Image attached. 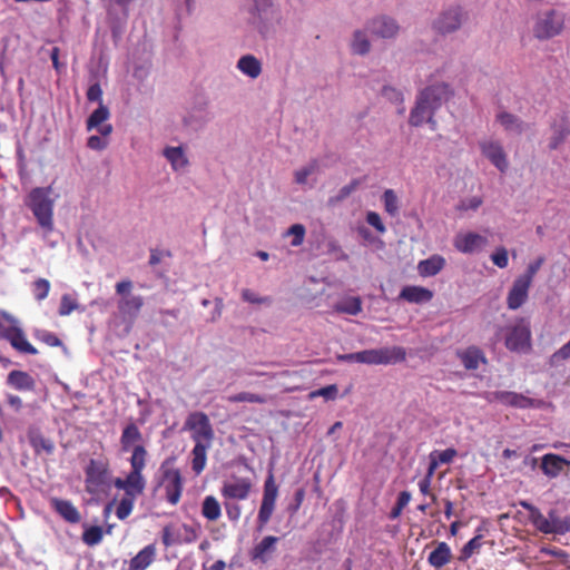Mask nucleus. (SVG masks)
<instances>
[{
	"instance_id": "nucleus-62",
	"label": "nucleus",
	"mask_w": 570,
	"mask_h": 570,
	"mask_svg": "<svg viewBox=\"0 0 570 570\" xmlns=\"http://www.w3.org/2000/svg\"><path fill=\"white\" fill-rule=\"evenodd\" d=\"M271 6V0H254V12L257 13V17L263 20Z\"/></svg>"
},
{
	"instance_id": "nucleus-45",
	"label": "nucleus",
	"mask_w": 570,
	"mask_h": 570,
	"mask_svg": "<svg viewBox=\"0 0 570 570\" xmlns=\"http://www.w3.org/2000/svg\"><path fill=\"white\" fill-rule=\"evenodd\" d=\"M227 401L230 403L248 402L264 404L266 402V397L250 392H240L228 396Z\"/></svg>"
},
{
	"instance_id": "nucleus-53",
	"label": "nucleus",
	"mask_w": 570,
	"mask_h": 570,
	"mask_svg": "<svg viewBox=\"0 0 570 570\" xmlns=\"http://www.w3.org/2000/svg\"><path fill=\"white\" fill-rule=\"evenodd\" d=\"M410 501H411V493L409 491L400 492L396 503L390 512V518L391 519L399 518L401 515L403 509L409 504Z\"/></svg>"
},
{
	"instance_id": "nucleus-17",
	"label": "nucleus",
	"mask_w": 570,
	"mask_h": 570,
	"mask_svg": "<svg viewBox=\"0 0 570 570\" xmlns=\"http://www.w3.org/2000/svg\"><path fill=\"white\" fill-rule=\"evenodd\" d=\"M531 284L517 277L507 296V305L510 309H518L521 307L529 296Z\"/></svg>"
},
{
	"instance_id": "nucleus-31",
	"label": "nucleus",
	"mask_w": 570,
	"mask_h": 570,
	"mask_svg": "<svg viewBox=\"0 0 570 570\" xmlns=\"http://www.w3.org/2000/svg\"><path fill=\"white\" fill-rule=\"evenodd\" d=\"M379 365L402 363L406 360V350L402 346L377 348Z\"/></svg>"
},
{
	"instance_id": "nucleus-40",
	"label": "nucleus",
	"mask_w": 570,
	"mask_h": 570,
	"mask_svg": "<svg viewBox=\"0 0 570 570\" xmlns=\"http://www.w3.org/2000/svg\"><path fill=\"white\" fill-rule=\"evenodd\" d=\"M334 309L343 314L357 315L362 312V301L360 297H350L337 303Z\"/></svg>"
},
{
	"instance_id": "nucleus-11",
	"label": "nucleus",
	"mask_w": 570,
	"mask_h": 570,
	"mask_svg": "<svg viewBox=\"0 0 570 570\" xmlns=\"http://www.w3.org/2000/svg\"><path fill=\"white\" fill-rule=\"evenodd\" d=\"M278 497V487L275 483L273 472H269L264 483L263 499L257 515L259 529L265 527L271 520Z\"/></svg>"
},
{
	"instance_id": "nucleus-56",
	"label": "nucleus",
	"mask_w": 570,
	"mask_h": 570,
	"mask_svg": "<svg viewBox=\"0 0 570 570\" xmlns=\"http://www.w3.org/2000/svg\"><path fill=\"white\" fill-rule=\"evenodd\" d=\"M305 233H306L305 227L302 224H294L288 228L286 234L293 235L291 245L294 247H297L303 244Z\"/></svg>"
},
{
	"instance_id": "nucleus-19",
	"label": "nucleus",
	"mask_w": 570,
	"mask_h": 570,
	"mask_svg": "<svg viewBox=\"0 0 570 570\" xmlns=\"http://www.w3.org/2000/svg\"><path fill=\"white\" fill-rule=\"evenodd\" d=\"M520 505L528 511L529 521L537 531L543 534H553L548 515H544L539 508L527 501H521Z\"/></svg>"
},
{
	"instance_id": "nucleus-44",
	"label": "nucleus",
	"mask_w": 570,
	"mask_h": 570,
	"mask_svg": "<svg viewBox=\"0 0 570 570\" xmlns=\"http://www.w3.org/2000/svg\"><path fill=\"white\" fill-rule=\"evenodd\" d=\"M385 212L392 217L399 214V198L393 189H386L383 194Z\"/></svg>"
},
{
	"instance_id": "nucleus-38",
	"label": "nucleus",
	"mask_w": 570,
	"mask_h": 570,
	"mask_svg": "<svg viewBox=\"0 0 570 570\" xmlns=\"http://www.w3.org/2000/svg\"><path fill=\"white\" fill-rule=\"evenodd\" d=\"M547 515L553 529V534L561 535L570 532V517L561 518L554 509H551Z\"/></svg>"
},
{
	"instance_id": "nucleus-30",
	"label": "nucleus",
	"mask_w": 570,
	"mask_h": 570,
	"mask_svg": "<svg viewBox=\"0 0 570 570\" xmlns=\"http://www.w3.org/2000/svg\"><path fill=\"white\" fill-rule=\"evenodd\" d=\"M452 560V551L446 542H438L435 549L430 552L428 562L435 569H441Z\"/></svg>"
},
{
	"instance_id": "nucleus-50",
	"label": "nucleus",
	"mask_w": 570,
	"mask_h": 570,
	"mask_svg": "<svg viewBox=\"0 0 570 570\" xmlns=\"http://www.w3.org/2000/svg\"><path fill=\"white\" fill-rule=\"evenodd\" d=\"M317 168H318L317 160H315V159L312 160L306 166H304L295 171V174H294L295 181L299 185L306 184L308 176L314 174L317 170Z\"/></svg>"
},
{
	"instance_id": "nucleus-58",
	"label": "nucleus",
	"mask_w": 570,
	"mask_h": 570,
	"mask_svg": "<svg viewBox=\"0 0 570 570\" xmlns=\"http://www.w3.org/2000/svg\"><path fill=\"white\" fill-rule=\"evenodd\" d=\"M377 348L360 351V363L379 365Z\"/></svg>"
},
{
	"instance_id": "nucleus-9",
	"label": "nucleus",
	"mask_w": 570,
	"mask_h": 570,
	"mask_svg": "<svg viewBox=\"0 0 570 570\" xmlns=\"http://www.w3.org/2000/svg\"><path fill=\"white\" fill-rule=\"evenodd\" d=\"M185 430L191 432V439L196 443H213L214 430L210 424L209 417L204 412H191L185 421Z\"/></svg>"
},
{
	"instance_id": "nucleus-41",
	"label": "nucleus",
	"mask_w": 570,
	"mask_h": 570,
	"mask_svg": "<svg viewBox=\"0 0 570 570\" xmlns=\"http://www.w3.org/2000/svg\"><path fill=\"white\" fill-rule=\"evenodd\" d=\"M483 535L476 534L471 540H469L461 549L459 560L461 562H465L468 559H470L474 553L479 552L483 544Z\"/></svg>"
},
{
	"instance_id": "nucleus-3",
	"label": "nucleus",
	"mask_w": 570,
	"mask_h": 570,
	"mask_svg": "<svg viewBox=\"0 0 570 570\" xmlns=\"http://www.w3.org/2000/svg\"><path fill=\"white\" fill-rule=\"evenodd\" d=\"M504 334V345L510 352L528 353L531 351V328L528 320L520 317L504 328H500Z\"/></svg>"
},
{
	"instance_id": "nucleus-42",
	"label": "nucleus",
	"mask_w": 570,
	"mask_h": 570,
	"mask_svg": "<svg viewBox=\"0 0 570 570\" xmlns=\"http://www.w3.org/2000/svg\"><path fill=\"white\" fill-rule=\"evenodd\" d=\"M82 541L89 546L94 547L99 544L102 541L104 538V531L102 528L99 525H91L85 529L82 532Z\"/></svg>"
},
{
	"instance_id": "nucleus-28",
	"label": "nucleus",
	"mask_w": 570,
	"mask_h": 570,
	"mask_svg": "<svg viewBox=\"0 0 570 570\" xmlns=\"http://www.w3.org/2000/svg\"><path fill=\"white\" fill-rule=\"evenodd\" d=\"M568 464H570L568 460L553 453L543 455L541 460V469L549 478H557L563 470L564 465Z\"/></svg>"
},
{
	"instance_id": "nucleus-54",
	"label": "nucleus",
	"mask_w": 570,
	"mask_h": 570,
	"mask_svg": "<svg viewBox=\"0 0 570 570\" xmlns=\"http://www.w3.org/2000/svg\"><path fill=\"white\" fill-rule=\"evenodd\" d=\"M76 309H78V303L76 299L72 298L69 294H63L61 296L60 306L58 309L59 315L67 316Z\"/></svg>"
},
{
	"instance_id": "nucleus-64",
	"label": "nucleus",
	"mask_w": 570,
	"mask_h": 570,
	"mask_svg": "<svg viewBox=\"0 0 570 570\" xmlns=\"http://www.w3.org/2000/svg\"><path fill=\"white\" fill-rule=\"evenodd\" d=\"M570 358V338L563 346H561L557 352L553 353V361H561Z\"/></svg>"
},
{
	"instance_id": "nucleus-23",
	"label": "nucleus",
	"mask_w": 570,
	"mask_h": 570,
	"mask_svg": "<svg viewBox=\"0 0 570 570\" xmlns=\"http://www.w3.org/2000/svg\"><path fill=\"white\" fill-rule=\"evenodd\" d=\"M28 440L37 455H40L41 453L47 455L53 454L56 448L55 442L51 439L46 438L38 429H29Z\"/></svg>"
},
{
	"instance_id": "nucleus-34",
	"label": "nucleus",
	"mask_w": 570,
	"mask_h": 570,
	"mask_svg": "<svg viewBox=\"0 0 570 570\" xmlns=\"http://www.w3.org/2000/svg\"><path fill=\"white\" fill-rule=\"evenodd\" d=\"M278 541L277 537L274 535H267L258 544H256L252 552V559L253 560H259L262 562L267 561V554L273 552L275 549V544Z\"/></svg>"
},
{
	"instance_id": "nucleus-10",
	"label": "nucleus",
	"mask_w": 570,
	"mask_h": 570,
	"mask_svg": "<svg viewBox=\"0 0 570 570\" xmlns=\"http://www.w3.org/2000/svg\"><path fill=\"white\" fill-rule=\"evenodd\" d=\"M466 20V13L460 6H452L443 10L433 22V29L440 35L455 32Z\"/></svg>"
},
{
	"instance_id": "nucleus-22",
	"label": "nucleus",
	"mask_w": 570,
	"mask_h": 570,
	"mask_svg": "<svg viewBox=\"0 0 570 570\" xmlns=\"http://www.w3.org/2000/svg\"><path fill=\"white\" fill-rule=\"evenodd\" d=\"M142 434L135 422H129L122 429L120 435V446L122 452H128L137 445H142Z\"/></svg>"
},
{
	"instance_id": "nucleus-36",
	"label": "nucleus",
	"mask_w": 570,
	"mask_h": 570,
	"mask_svg": "<svg viewBox=\"0 0 570 570\" xmlns=\"http://www.w3.org/2000/svg\"><path fill=\"white\" fill-rule=\"evenodd\" d=\"M164 156L176 171L185 169L189 164L181 147H167L164 150Z\"/></svg>"
},
{
	"instance_id": "nucleus-2",
	"label": "nucleus",
	"mask_w": 570,
	"mask_h": 570,
	"mask_svg": "<svg viewBox=\"0 0 570 570\" xmlns=\"http://www.w3.org/2000/svg\"><path fill=\"white\" fill-rule=\"evenodd\" d=\"M51 186L36 187L27 196L26 205L30 208L39 226L46 232L53 229V199Z\"/></svg>"
},
{
	"instance_id": "nucleus-7",
	"label": "nucleus",
	"mask_w": 570,
	"mask_h": 570,
	"mask_svg": "<svg viewBox=\"0 0 570 570\" xmlns=\"http://www.w3.org/2000/svg\"><path fill=\"white\" fill-rule=\"evenodd\" d=\"M116 293L122 297L118 301V311L122 318L135 320L141 307L144 298L140 295H130L132 282L129 279L118 282L116 284Z\"/></svg>"
},
{
	"instance_id": "nucleus-60",
	"label": "nucleus",
	"mask_w": 570,
	"mask_h": 570,
	"mask_svg": "<svg viewBox=\"0 0 570 570\" xmlns=\"http://www.w3.org/2000/svg\"><path fill=\"white\" fill-rule=\"evenodd\" d=\"M366 222L368 225L374 227L379 233L385 232V226L382 223L380 215L376 212H368L366 214Z\"/></svg>"
},
{
	"instance_id": "nucleus-48",
	"label": "nucleus",
	"mask_w": 570,
	"mask_h": 570,
	"mask_svg": "<svg viewBox=\"0 0 570 570\" xmlns=\"http://www.w3.org/2000/svg\"><path fill=\"white\" fill-rule=\"evenodd\" d=\"M135 500L136 498L132 497H122L116 509V515L119 520H125L130 515L134 509Z\"/></svg>"
},
{
	"instance_id": "nucleus-16",
	"label": "nucleus",
	"mask_w": 570,
	"mask_h": 570,
	"mask_svg": "<svg viewBox=\"0 0 570 570\" xmlns=\"http://www.w3.org/2000/svg\"><path fill=\"white\" fill-rule=\"evenodd\" d=\"M488 245V238L478 233L459 234L454 238V247L464 254H471L481 250Z\"/></svg>"
},
{
	"instance_id": "nucleus-52",
	"label": "nucleus",
	"mask_w": 570,
	"mask_h": 570,
	"mask_svg": "<svg viewBox=\"0 0 570 570\" xmlns=\"http://www.w3.org/2000/svg\"><path fill=\"white\" fill-rule=\"evenodd\" d=\"M543 263H544V257L543 256L538 257L537 259L531 262L527 266L525 272L522 275L518 276V277L523 279V281H525L529 284H532V281H533L535 274L539 272V269L541 268Z\"/></svg>"
},
{
	"instance_id": "nucleus-37",
	"label": "nucleus",
	"mask_w": 570,
	"mask_h": 570,
	"mask_svg": "<svg viewBox=\"0 0 570 570\" xmlns=\"http://www.w3.org/2000/svg\"><path fill=\"white\" fill-rule=\"evenodd\" d=\"M202 515L208 521H217L222 515L220 503L214 495H207L202 503Z\"/></svg>"
},
{
	"instance_id": "nucleus-33",
	"label": "nucleus",
	"mask_w": 570,
	"mask_h": 570,
	"mask_svg": "<svg viewBox=\"0 0 570 570\" xmlns=\"http://www.w3.org/2000/svg\"><path fill=\"white\" fill-rule=\"evenodd\" d=\"M212 446V444H208V442L205 443H196L194 445V449L191 451V470L196 475H199L207 462V451Z\"/></svg>"
},
{
	"instance_id": "nucleus-46",
	"label": "nucleus",
	"mask_w": 570,
	"mask_h": 570,
	"mask_svg": "<svg viewBox=\"0 0 570 570\" xmlns=\"http://www.w3.org/2000/svg\"><path fill=\"white\" fill-rule=\"evenodd\" d=\"M370 41L366 38V35L363 31H355L354 39L352 42V50L358 55H365L370 51Z\"/></svg>"
},
{
	"instance_id": "nucleus-20",
	"label": "nucleus",
	"mask_w": 570,
	"mask_h": 570,
	"mask_svg": "<svg viewBox=\"0 0 570 570\" xmlns=\"http://www.w3.org/2000/svg\"><path fill=\"white\" fill-rule=\"evenodd\" d=\"M110 116L109 109L104 104H99V107L89 116L86 122L87 130L98 128L101 136H109L112 131L110 124L102 125Z\"/></svg>"
},
{
	"instance_id": "nucleus-21",
	"label": "nucleus",
	"mask_w": 570,
	"mask_h": 570,
	"mask_svg": "<svg viewBox=\"0 0 570 570\" xmlns=\"http://www.w3.org/2000/svg\"><path fill=\"white\" fill-rule=\"evenodd\" d=\"M7 384L20 392H32L36 389V380L24 371L13 370L7 376Z\"/></svg>"
},
{
	"instance_id": "nucleus-47",
	"label": "nucleus",
	"mask_w": 570,
	"mask_h": 570,
	"mask_svg": "<svg viewBox=\"0 0 570 570\" xmlns=\"http://www.w3.org/2000/svg\"><path fill=\"white\" fill-rule=\"evenodd\" d=\"M360 184H361V180H360V179H357V178H355V179L351 180V183H350V184H347V185L343 186V187L340 189V191H338V194H337L336 196L331 197V198L328 199V204H330V205H336L337 203H340V202L344 200V199H345V198H347V197H348L353 191H355V190L358 188Z\"/></svg>"
},
{
	"instance_id": "nucleus-57",
	"label": "nucleus",
	"mask_w": 570,
	"mask_h": 570,
	"mask_svg": "<svg viewBox=\"0 0 570 570\" xmlns=\"http://www.w3.org/2000/svg\"><path fill=\"white\" fill-rule=\"evenodd\" d=\"M491 261L499 268H505L509 264L508 250L504 247H499L491 255Z\"/></svg>"
},
{
	"instance_id": "nucleus-49",
	"label": "nucleus",
	"mask_w": 570,
	"mask_h": 570,
	"mask_svg": "<svg viewBox=\"0 0 570 570\" xmlns=\"http://www.w3.org/2000/svg\"><path fill=\"white\" fill-rule=\"evenodd\" d=\"M50 282L46 278H38L32 283V293L37 301L47 298L50 292Z\"/></svg>"
},
{
	"instance_id": "nucleus-26",
	"label": "nucleus",
	"mask_w": 570,
	"mask_h": 570,
	"mask_svg": "<svg viewBox=\"0 0 570 570\" xmlns=\"http://www.w3.org/2000/svg\"><path fill=\"white\" fill-rule=\"evenodd\" d=\"M370 31L381 38H392L399 31L396 22L387 17H380L368 23Z\"/></svg>"
},
{
	"instance_id": "nucleus-13",
	"label": "nucleus",
	"mask_w": 570,
	"mask_h": 570,
	"mask_svg": "<svg viewBox=\"0 0 570 570\" xmlns=\"http://www.w3.org/2000/svg\"><path fill=\"white\" fill-rule=\"evenodd\" d=\"M252 488L249 478L233 476L230 481L224 482L220 492L225 499L243 501L249 497Z\"/></svg>"
},
{
	"instance_id": "nucleus-59",
	"label": "nucleus",
	"mask_w": 570,
	"mask_h": 570,
	"mask_svg": "<svg viewBox=\"0 0 570 570\" xmlns=\"http://www.w3.org/2000/svg\"><path fill=\"white\" fill-rule=\"evenodd\" d=\"M382 95H383V97H385L386 99H389L392 102L400 104V105L403 104V95L396 88L385 86L382 89Z\"/></svg>"
},
{
	"instance_id": "nucleus-24",
	"label": "nucleus",
	"mask_w": 570,
	"mask_h": 570,
	"mask_svg": "<svg viewBox=\"0 0 570 570\" xmlns=\"http://www.w3.org/2000/svg\"><path fill=\"white\" fill-rule=\"evenodd\" d=\"M456 355L466 370H476L480 364H487L483 351L476 346H469L465 350L458 351Z\"/></svg>"
},
{
	"instance_id": "nucleus-27",
	"label": "nucleus",
	"mask_w": 570,
	"mask_h": 570,
	"mask_svg": "<svg viewBox=\"0 0 570 570\" xmlns=\"http://www.w3.org/2000/svg\"><path fill=\"white\" fill-rule=\"evenodd\" d=\"M156 556L157 549L155 543L146 546L130 559L128 570H146L155 561Z\"/></svg>"
},
{
	"instance_id": "nucleus-18",
	"label": "nucleus",
	"mask_w": 570,
	"mask_h": 570,
	"mask_svg": "<svg viewBox=\"0 0 570 570\" xmlns=\"http://www.w3.org/2000/svg\"><path fill=\"white\" fill-rule=\"evenodd\" d=\"M50 507L68 523L76 524L81 520L79 510L69 500L51 498Z\"/></svg>"
},
{
	"instance_id": "nucleus-12",
	"label": "nucleus",
	"mask_w": 570,
	"mask_h": 570,
	"mask_svg": "<svg viewBox=\"0 0 570 570\" xmlns=\"http://www.w3.org/2000/svg\"><path fill=\"white\" fill-rule=\"evenodd\" d=\"M0 337L8 341L19 353L36 355L38 350L27 340L24 332L17 326H4Z\"/></svg>"
},
{
	"instance_id": "nucleus-6",
	"label": "nucleus",
	"mask_w": 570,
	"mask_h": 570,
	"mask_svg": "<svg viewBox=\"0 0 570 570\" xmlns=\"http://www.w3.org/2000/svg\"><path fill=\"white\" fill-rule=\"evenodd\" d=\"M160 472L159 484L165 491L166 501L171 505L178 504L184 491V479L180 470L166 461L161 464Z\"/></svg>"
},
{
	"instance_id": "nucleus-35",
	"label": "nucleus",
	"mask_w": 570,
	"mask_h": 570,
	"mask_svg": "<svg viewBox=\"0 0 570 570\" xmlns=\"http://www.w3.org/2000/svg\"><path fill=\"white\" fill-rule=\"evenodd\" d=\"M237 68L246 76L255 79L262 73V63L253 55L243 56L237 61Z\"/></svg>"
},
{
	"instance_id": "nucleus-29",
	"label": "nucleus",
	"mask_w": 570,
	"mask_h": 570,
	"mask_svg": "<svg viewBox=\"0 0 570 570\" xmlns=\"http://www.w3.org/2000/svg\"><path fill=\"white\" fill-rule=\"evenodd\" d=\"M570 136V125L566 119L556 121L551 125V136L548 147L550 150L558 149Z\"/></svg>"
},
{
	"instance_id": "nucleus-39",
	"label": "nucleus",
	"mask_w": 570,
	"mask_h": 570,
	"mask_svg": "<svg viewBox=\"0 0 570 570\" xmlns=\"http://www.w3.org/2000/svg\"><path fill=\"white\" fill-rule=\"evenodd\" d=\"M497 120L505 130L514 131L517 134H521L523 130L522 120L510 112L502 111L498 114Z\"/></svg>"
},
{
	"instance_id": "nucleus-5",
	"label": "nucleus",
	"mask_w": 570,
	"mask_h": 570,
	"mask_svg": "<svg viewBox=\"0 0 570 570\" xmlns=\"http://www.w3.org/2000/svg\"><path fill=\"white\" fill-rule=\"evenodd\" d=\"M110 463L107 458L90 459L85 468V484L88 493H97L110 479Z\"/></svg>"
},
{
	"instance_id": "nucleus-32",
	"label": "nucleus",
	"mask_w": 570,
	"mask_h": 570,
	"mask_svg": "<svg viewBox=\"0 0 570 570\" xmlns=\"http://www.w3.org/2000/svg\"><path fill=\"white\" fill-rule=\"evenodd\" d=\"M445 259L440 255H433L423 259L417 265L419 274L423 277L434 276L443 269Z\"/></svg>"
},
{
	"instance_id": "nucleus-4",
	"label": "nucleus",
	"mask_w": 570,
	"mask_h": 570,
	"mask_svg": "<svg viewBox=\"0 0 570 570\" xmlns=\"http://www.w3.org/2000/svg\"><path fill=\"white\" fill-rule=\"evenodd\" d=\"M147 450L144 445L134 448L132 454L129 459L130 472L126 476V494L128 497L137 498L142 494L146 488V481L142 471L146 468Z\"/></svg>"
},
{
	"instance_id": "nucleus-14",
	"label": "nucleus",
	"mask_w": 570,
	"mask_h": 570,
	"mask_svg": "<svg viewBox=\"0 0 570 570\" xmlns=\"http://www.w3.org/2000/svg\"><path fill=\"white\" fill-rule=\"evenodd\" d=\"M489 402H499L505 406L527 409L533 404L532 399L511 391H494L487 394Z\"/></svg>"
},
{
	"instance_id": "nucleus-61",
	"label": "nucleus",
	"mask_w": 570,
	"mask_h": 570,
	"mask_svg": "<svg viewBox=\"0 0 570 570\" xmlns=\"http://www.w3.org/2000/svg\"><path fill=\"white\" fill-rule=\"evenodd\" d=\"M242 297L244 301L253 303V304H267L271 303L269 297H259L250 289H244L242 292Z\"/></svg>"
},
{
	"instance_id": "nucleus-8",
	"label": "nucleus",
	"mask_w": 570,
	"mask_h": 570,
	"mask_svg": "<svg viewBox=\"0 0 570 570\" xmlns=\"http://www.w3.org/2000/svg\"><path fill=\"white\" fill-rule=\"evenodd\" d=\"M563 27V16L551 9L538 16L533 26V35L539 40H548L560 35Z\"/></svg>"
},
{
	"instance_id": "nucleus-1",
	"label": "nucleus",
	"mask_w": 570,
	"mask_h": 570,
	"mask_svg": "<svg viewBox=\"0 0 570 570\" xmlns=\"http://www.w3.org/2000/svg\"><path fill=\"white\" fill-rule=\"evenodd\" d=\"M452 95L450 86L444 82L424 88L417 95L415 106L410 112V125L419 127L428 122L432 129H435L436 121L434 120V115Z\"/></svg>"
},
{
	"instance_id": "nucleus-43",
	"label": "nucleus",
	"mask_w": 570,
	"mask_h": 570,
	"mask_svg": "<svg viewBox=\"0 0 570 570\" xmlns=\"http://www.w3.org/2000/svg\"><path fill=\"white\" fill-rule=\"evenodd\" d=\"M161 541L166 548L183 543L179 532L173 524H167L163 528Z\"/></svg>"
},
{
	"instance_id": "nucleus-63",
	"label": "nucleus",
	"mask_w": 570,
	"mask_h": 570,
	"mask_svg": "<svg viewBox=\"0 0 570 570\" xmlns=\"http://www.w3.org/2000/svg\"><path fill=\"white\" fill-rule=\"evenodd\" d=\"M39 338L41 342L52 347L60 346L62 344L61 340L51 332H43Z\"/></svg>"
},
{
	"instance_id": "nucleus-55",
	"label": "nucleus",
	"mask_w": 570,
	"mask_h": 570,
	"mask_svg": "<svg viewBox=\"0 0 570 570\" xmlns=\"http://www.w3.org/2000/svg\"><path fill=\"white\" fill-rule=\"evenodd\" d=\"M431 456H433L440 464H448L453 461V459L458 455V452L454 448H449L443 451L434 450L431 453Z\"/></svg>"
},
{
	"instance_id": "nucleus-25",
	"label": "nucleus",
	"mask_w": 570,
	"mask_h": 570,
	"mask_svg": "<svg viewBox=\"0 0 570 570\" xmlns=\"http://www.w3.org/2000/svg\"><path fill=\"white\" fill-rule=\"evenodd\" d=\"M399 297L409 303L422 304L433 298V292L422 286L407 285L402 288Z\"/></svg>"
},
{
	"instance_id": "nucleus-15",
	"label": "nucleus",
	"mask_w": 570,
	"mask_h": 570,
	"mask_svg": "<svg viewBox=\"0 0 570 570\" xmlns=\"http://www.w3.org/2000/svg\"><path fill=\"white\" fill-rule=\"evenodd\" d=\"M482 155L488 158L493 166L501 173L508 169L509 163L502 145L494 140H484L480 142Z\"/></svg>"
},
{
	"instance_id": "nucleus-51",
	"label": "nucleus",
	"mask_w": 570,
	"mask_h": 570,
	"mask_svg": "<svg viewBox=\"0 0 570 570\" xmlns=\"http://www.w3.org/2000/svg\"><path fill=\"white\" fill-rule=\"evenodd\" d=\"M338 393V389L336 384L326 385L318 390L312 391L308 394L309 400H314L316 397H324L325 400H335Z\"/></svg>"
}]
</instances>
